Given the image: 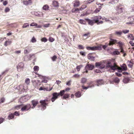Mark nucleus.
Segmentation results:
<instances>
[{
    "label": "nucleus",
    "instance_id": "5",
    "mask_svg": "<svg viewBox=\"0 0 134 134\" xmlns=\"http://www.w3.org/2000/svg\"><path fill=\"white\" fill-rule=\"evenodd\" d=\"M24 66L23 63L22 62H20L19 63L18 66L17 67L18 71H20L23 70Z\"/></svg>",
    "mask_w": 134,
    "mask_h": 134
},
{
    "label": "nucleus",
    "instance_id": "38",
    "mask_svg": "<svg viewBox=\"0 0 134 134\" xmlns=\"http://www.w3.org/2000/svg\"><path fill=\"white\" fill-rule=\"evenodd\" d=\"M37 24L33 22L30 25V26H35L37 25Z\"/></svg>",
    "mask_w": 134,
    "mask_h": 134
},
{
    "label": "nucleus",
    "instance_id": "10",
    "mask_svg": "<svg viewBox=\"0 0 134 134\" xmlns=\"http://www.w3.org/2000/svg\"><path fill=\"white\" fill-rule=\"evenodd\" d=\"M31 48L30 47H26L24 50V53L25 54H27L29 53L31 51Z\"/></svg>",
    "mask_w": 134,
    "mask_h": 134
},
{
    "label": "nucleus",
    "instance_id": "47",
    "mask_svg": "<svg viewBox=\"0 0 134 134\" xmlns=\"http://www.w3.org/2000/svg\"><path fill=\"white\" fill-rule=\"evenodd\" d=\"M100 10V8H98L97 9H96V10L94 11V13H97L99 12Z\"/></svg>",
    "mask_w": 134,
    "mask_h": 134
},
{
    "label": "nucleus",
    "instance_id": "45",
    "mask_svg": "<svg viewBox=\"0 0 134 134\" xmlns=\"http://www.w3.org/2000/svg\"><path fill=\"white\" fill-rule=\"evenodd\" d=\"M26 96H24L22 97V99H23L24 102H25L27 101L28 99L26 98Z\"/></svg>",
    "mask_w": 134,
    "mask_h": 134
},
{
    "label": "nucleus",
    "instance_id": "24",
    "mask_svg": "<svg viewBox=\"0 0 134 134\" xmlns=\"http://www.w3.org/2000/svg\"><path fill=\"white\" fill-rule=\"evenodd\" d=\"M39 69V67L38 66H35L34 68V71H37Z\"/></svg>",
    "mask_w": 134,
    "mask_h": 134
},
{
    "label": "nucleus",
    "instance_id": "48",
    "mask_svg": "<svg viewBox=\"0 0 134 134\" xmlns=\"http://www.w3.org/2000/svg\"><path fill=\"white\" fill-rule=\"evenodd\" d=\"M105 67V65L102 63H101L100 64V66H99V68L100 69H102L104 68Z\"/></svg>",
    "mask_w": 134,
    "mask_h": 134
},
{
    "label": "nucleus",
    "instance_id": "16",
    "mask_svg": "<svg viewBox=\"0 0 134 134\" xmlns=\"http://www.w3.org/2000/svg\"><path fill=\"white\" fill-rule=\"evenodd\" d=\"M42 8L43 10H48L49 9V7L47 5H44Z\"/></svg>",
    "mask_w": 134,
    "mask_h": 134
},
{
    "label": "nucleus",
    "instance_id": "54",
    "mask_svg": "<svg viewBox=\"0 0 134 134\" xmlns=\"http://www.w3.org/2000/svg\"><path fill=\"white\" fill-rule=\"evenodd\" d=\"M101 64V63H96L95 64L96 66L97 67H98L99 68Z\"/></svg>",
    "mask_w": 134,
    "mask_h": 134
},
{
    "label": "nucleus",
    "instance_id": "22",
    "mask_svg": "<svg viewBox=\"0 0 134 134\" xmlns=\"http://www.w3.org/2000/svg\"><path fill=\"white\" fill-rule=\"evenodd\" d=\"M83 67V66L82 65H80L77 66L76 67V69L78 71H80V69Z\"/></svg>",
    "mask_w": 134,
    "mask_h": 134
},
{
    "label": "nucleus",
    "instance_id": "60",
    "mask_svg": "<svg viewBox=\"0 0 134 134\" xmlns=\"http://www.w3.org/2000/svg\"><path fill=\"white\" fill-rule=\"evenodd\" d=\"M13 114L16 116H19V113L17 111H15V112H14V113Z\"/></svg>",
    "mask_w": 134,
    "mask_h": 134
},
{
    "label": "nucleus",
    "instance_id": "18",
    "mask_svg": "<svg viewBox=\"0 0 134 134\" xmlns=\"http://www.w3.org/2000/svg\"><path fill=\"white\" fill-rule=\"evenodd\" d=\"M88 58L91 60H94L95 58L94 57L89 55L88 56Z\"/></svg>",
    "mask_w": 134,
    "mask_h": 134
},
{
    "label": "nucleus",
    "instance_id": "26",
    "mask_svg": "<svg viewBox=\"0 0 134 134\" xmlns=\"http://www.w3.org/2000/svg\"><path fill=\"white\" fill-rule=\"evenodd\" d=\"M25 82L28 85L30 82V80L29 78H26L25 80Z\"/></svg>",
    "mask_w": 134,
    "mask_h": 134
},
{
    "label": "nucleus",
    "instance_id": "63",
    "mask_svg": "<svg viewBox=\"0 0 134 134\" xmlns=\"http://www.w3.org/2000/svg\"><path fill=\"white\" fill-rule=\"evenodd\" d=\"M4 120V119L2 118H0V124L2 123Z\"/></svg>",
    "mask_w": 134,
    "mask_h": 134
},
{
    "label": "nucleus",
    "instance_id": "31",
    "mask_svg": "<svg viewBox=\"0 0 134 134\" xmlns=\"http://www.w3.org/2000/svg\"><path fill=\"white\" fill-rule=\"evenodd\" d=\"M94 0H89L88 1L85 2V3L86 4H88V3H90L93 2Z\"/></svg>",
    "mask_w": 134,
    "mask_h": 134
},
{
    "label": "nucleus",
    "instance_id": "13",
    "mask_svg": "<svg viewBox=\"0 0 134 134\" xmlns=\"http://www.w3.org/2000/svg\"><path fill=\"white\" fill-rule=\"evenodd\" d=\"M31 102L32 104L33 105V106L32 107V108H34L38 103V101L36 100H32Z\"/></svg>",
    "mask_w": 134,
    "mask_h": 134
},
{
    "label": "nucleus",
    "instance_id": "19",
    "mask_svg": "<svg viewBox=\"0 0 134 134\" xmlns=\"http://www.w3.org/2000/svg\"><path fill=\"white\" fill-rule=\"evenodd\" d=\"M97 86H99V85H100L103 84V82L102 80H99L97 81Z\"/></svg>",
    "mask_w": 134,
    "mask_h": 134
},
{
    "label": "nucleus",
    "instance_id": "50",
    "mask_svg": "<svg viewBox=\"0 0 134 134\" xmlns=\"http://www.w3.org/2000/svg\"><path fill=\"white\" fill-rule=\"evenodd\" d=\"M80 23L82 24H85L86 23L85 21L83 20H80Z\"/></svg>",
    "mask_w": 134,
    "mask_h": 134
},
{
    "label": "nucleus",
    "instance_id": "37",
    "mask_svg": "<svg viewBox=\"0 0 134 134\" xmlns=\"http://www.w3.org/2000/svg\"><path fill=\"white\" fill-rule=\"evenodd\" d=\"M31 41L32 43H34L36 42V40L35 38L34 37H33L31 40Z\"/></svg>",
    "mask_w": 134,
    "mask_h": 134
},
{
    "label": "nucleus",
    "instance_id": "46",
    "mask_svg": "<svg viewBox=\"0 0 134 134\" xmlns=\"http://www.w3.org/2000/svg\"><path fill=\"white\" fill-rule=\"evenodd\" d=\"M80 54H81L83 56H85L86 55V53H85L83 52V51H81L80 52Z\"/></svg>",
    "mask_w": 134,
    "mask_h": 134
},
{
    "label": "nucleus",
    "instance_id": "3",
    "mask_svg": "<svg viewBox=\"0 0 134 134\" xmlns=\"http://www.w3.org/2000/svg\"><path fill=\"white\" fill-rule=\"evenodd\" d=\"M116 43H118L120 45H121L122 44V42L121 41L118 42L116 40L110 39L109 43H108V44L109 46L112 45L113 44Z\"/></svg>",
    "mask_w": 134,
    "mask_h": 134
},
{
    "label": "nucleus",
    "instance_id": "2",
    "mask_svg": "<svg viewBox=\"0 0 134 134\" xmlns=\"http://www.w3.org/2000/svg\"><path fill=\"white\" fill-rule=\"evenodd\" d=\"M87 50L95 51L96 50H101L102 48L99 46H93L92 47H86Z\"/></svg>",
    "mask_w": 134,
    "mask_h": 134
},
{
    "label": "nucleus",
    "instance_id": "39",
    "mask_svg": "<svg viewBox=\"0 0 134 134\" xmlns=\"http://www.w3.org/2000/svg\"><path fill=\"white\" fill-rule=\"evenodd\" d=\"M89 35V33H87L86 34H85L83 35V37H85V39H86L88 37V36Z\"/></svg>",
    "mask_w": 134,
    "mask_h": 134
},
{
    "label": "nucleus",
    "instance_id": "11",
    "mask_svg": "<svg viewBox=\"0 0 134 134\" xmlns=\"http://www.w3.org/2000/svg\"><path fill=\"white\" fill-rule=\"evenodd\" d=\"M94 20L96 23L99 21V19H102V17L100 16H98L94 17Z\"/></svg>",
    "mask_w": 134,
    "mask_h": 134
},
{
    "label": "nucleus",
    "instance_id": "59",
    "mask_svg": "<svg viewBox=\"0 0 134 134\" xmlns=\"http://www.w3.org/2000/svg\"><path fill=\"white\" fill-rule=\"evenodd\" d=\"M80 75L77 74H75L74 76H73L75 77H80Z\"/></svg>",
    "mask_w": 134,
    "mask_h": 134
},
{
    "label": "nucleus",
    "instance_id": "57",
    "mask_svg": "<svg viewBox=\"0 0 134 134\" xmlns=\"http://www.w3.org/2000/svg\"><path fill=\"white\" fill-rule=\"evenodd\" d=\"M57 58V57L56 56L54 55L52 58V59L53 61H55V59Z\"/></svg>",
    "mask_w": 134,
    "mask_h": 134
},
{
    "label": "nucleus",
    "instance_id": "29",
    "mask_svg": "<svg viewBox=\"0 0 134 134\" xmlns=\"http://www.w3.org/2000/svg\"><path fill=\"white\" fill-rule=\"evenodd\" d=\"M88 24L91 25H93L94 23V22L92 20L89 19L88 20Z\"/></svg>",
    "mask_w": 134,
    "mask_h": 134
},
{
    "label": "nucleus",
    "instance_id": "61",
    "mask_svg": "<svg viewBox=\"0 0 134 134\" xmlns=\"http://www.w3.org/2000/svg\"><path fill=\"white\" fill-rule=\"evenodd\" d=\"M21 106V105H18L15 107V108L17 109H18L20 108V107Z\"/></svg>",
    "mask_w": 134,
    "mask_h": 134
},
{
    "label": "nucleus",
    "instance_id": "4",
    "mask_svg": "<svg viewBox=\"0 0 134 134\" xmlns=\"http://www.w3.org/2000/svg\"><path fill=\"white\" fill-rule=\"evenodd\" d=\"M122 6V5L120 4L117 6L115 8V9L118 13H121L124 10V8Z\"/></svg>",
    "mask_w": 134,
    "mask_h": 134
},
{
    "label": "nucleus",
    "instance_id": "6",
    "mask_svg": "<svg viewBox=\"0 0 134 134\" xmlns=\"http://www.w3.org/2000/svg\"><path fill=\"white\" fill-rule=\"evenodd\" d=\"M94 68V66L93 65L88 64H87L86 66H85V69L87 70L88 69L91 70H92Z\"/></svg>",
    "mask_w": 134,
    "mask_h": 134
},
{
    "label": "nucleus",
    "instance_id": "15",
    "mask_svg": "<svg viewBox=\"0 0 134 134\" xmlns=\"http://www.w3.org/2000/svg\"><path fill=\"white\" fill-rule=\"evenodd\" d=\"M121 70H127V68L126 66V64H123L122 66L121 67Z\"/></svg>",
    "mask_w": 134,
    "mask_h": 134
},
{
    "label": "nucleus",
    "instance_id": "43",
    "mask_svg": "<svg viewBox=\"0 0 134 134\" xmlns=\"http://www.w3.org/2000/svg\"><path fill=\"white\" fill-rule=\"evenodd\" d=\"M78 48L79 49H83L84 47L82 45H78Z\"/></svg>",
    "mask_w": 134,
    "mask_h": 134
},
{
    "label": "nucleus",
    "instance_id": "30",
    "mask_svg": "<svg viewBox=\"0 0 134 134\" xmlns=\"http://www.w3.org/2000/svg\"><path fill=\"white\" fill-rule=\"evenodd\" d=\"M79 10V9L78 8H76L75 9H73L72 10V12L73 13H76L77 11Z\"/></svg>",
    "mask_w": 134,
    "mask_h": 134
},
{
    "label": "nucleus",
    "instance_id": "52",
    "mask_svg": "<svg viewBox=\"0 0 134 134\" xmlns=\"http://www.w3.org/2000/svg\"><path fill=\"white\" fill-rule=\"evenodd\" d=\"M5 100V99L4 98H2L0 99V104L3 103Z\"/></svg>",
    "mask_w": 134,
    "mask_h": 134
},
{
    "label": "nucleus",
    "instance_id": "17",
    "mask_svg": "<svg viewBox=\"0 0 134 134\" xmlns=\"http://www.w3.org/2000/svg\"><path fill=\"white\" fill-rule=\"evenodd\" d=\"M53 5L54 7H58L59 6V3L58 2L56 1H54L53 3Z\"/></svg>",
    "mask_w": 134,
    "mask_h": 134
},
{
    "label": "nucleus",
    "instance_id": "44",
    "mask_svg": "<svg viewBox=\"0 0 134 134\" xmlns=\"http://www.w3.org/2000/svg\"><path fill=\"white\" fill-rule=\"evenodd\" d=\"M50 25L49 24H47L43 25V27H49Z\"/></svg>",
    "mask_w": 134,
    "mask_h": 134
},
{
    "label": "nucleus",
    "instance_id": "42",
    "mask_svg": "<svg viewBox=\"0 0 134 134\" xmlns=\"http://www.w3.org/2000/svg\"><path fill=\"white\" fill-rule=\"evenodd\" d=\"M92 87V86H88L87 87H85L83 86H82V87L83 89H87L88 88H91Z\"/></svg>",
    "mask_w": 134,
    "mask_h": 134
},
{
    "label": "nucleus",
    "instance_id": "32",
    "mask_svg": "<svg viewBox=\"0 0 134 134\" xmlns=\"http://www.w3.org/2000/svg\"><path fill=\"white\" fill-rule=\"evenodd\" d=\"M120 53L118 51H115L113 52V54L114 55H118L120 54Z\"/></svg>",
    "mask_w": 134,
    "mask_h": 134
},
{
    "label": "nucleus",
    "instance_id": "1",
    "mask_svg": "<svg viewBox=\"0 0 134 134\" xmlns=\"http://www.w3.org/2000/svg\"><path fill=\"white\" fill-rule=\"evenodd\" d=\"M106 67L107 69H109V70L110 69L113 70L118 69V67L116 65L114 64L112 65L110 63H107Z\"/></svg>",
    "mask_w": 134,
    "mask_h": 134
},
{
    "label": "nucleus",
    "instance_id": "25",
    "mask_svg": "<svg viewBox=\"0 0 134 134\" xmlns=\"http://www.w3.org/2000/svg\"><path fill=\"white\" fill-rule=\"evenodd\" d=\"M13 117L14 114H11L8 116V119L9 120H10L13 118Z\"/></svg>",
    "mask_w": 134,
    "mask_h": 134
},
{
    "label": "nucleus",
    "instance_id": "41",
    "mask_svg": "<svg viewBox=\"0 0 134 134\" xmlns=\"http://www.w3.org/2000/svg\"><path fill=\"white\" fill-rule=\"evenodd\" d=\"M102 20H105V21L107 22H108L109 21V19H107L105 17L102 18Z\"/></svg>",
    "mask_w": 134,
    "mask_h": 134
},
{
    "label": "nucleus",
    "instance_id": "28",
    "mask_svg": "<svg viewBox=\"0 0 134 134\" xmlns=\"http://www.w3.org/2000/svg\"><path fill=\"white\" fill-rule=\"evenodd\" d=\"M87 7L86 5H82L81 7L80 8L79 10H82L85 9Z\"/></svg>",
    "mask_w": 134,
    "mask_h": 134
},
{
    "label": "nucleus",
    "instance_id": "27",
    "mask_svg": "<svg viewBox=\"0 0 134 134\" xmlns=\"http://www.w3.org/2000/svg\"><path fill=\"white\" fill-rule=\"evenodd\" d=\"M127 63L128 64V65L129 68H132V65L131 64V62L130 61H127Z\"/></svg>",
    "mask_w": 134,
    "mask_h": 134
},
{
    "label": "nucleus",
    "instance_id": "49",
    "mask_svg": "<svg viewBox=\"0 0 134 134\" xmlns=\"http://www.w3.org/2000/svg\"><path fill=\"white\" fill-rule=\"evenodd\" d=\"M41 40L42 41L44 42H46L47 41V39L45 37L42 38Z\"/></svg>",
    "mask_w": 134,
    "mask_h": 134
},
{
    "label": "nucleus",
    "instance_id": "7",
    "mask_svg": "<svg viewBox=\"0 0 134 134\" xmlns=\"http://www.w3.org/2000/svg\"><path fill=\"white\" fill-rule=\"evenodd\" d=\"M40 102L43 106L42 110H44L46 108V106L47 105V104L46 103L45 100H41Z\"/></svg>",
    "mask_w": 134,
    "mask_h": 134
},
{
    "label": "nucleus",
    "instance_id": "20",
    "mask_svg": "<svg viewBox=\"0 0 134 134\" xmlns=\"http://www.w3.org/2000/svg\"><path fill=\"white\" fill-rule=\"evenodd\" d=\"M113 80V81L116 83H118L120 81L119 79L117 77L114 78Z\"/></svg>",
    "mask_w": 134,
    "mask_h": 134
},
{
    "label": "nucleus",
    "instance_id": "14",
    "mask_svg": "<svg viewBox=\"0 0 134 134\" xmlns=\"http://www.w3.org/2000/svg\"><path fill=\"white\" fill-rule=\"evenodd\" d=\"M72 3L74 7H77L80 5V2L78 1H74L72 2Z\"/></svg>",
    "mask_w": 134,
    "mask_h": 134
},
{
    "label": "nucleus",
    "instance_id": "23",
    "mask_svg": "<svg viewBox=\"0 0 134 134\" xmlns=\"http://www.w3.org/2000/svg\"><path fill=\"white\" fill-rule=\"evenodd\" d=\"M81 95V93L80 92H77L75 94V95L77 97H80Z\"/></svg>",
    "mask_w": 134,
    "mask_h": 134
},
{
    "label": "nucleus",
    "instance_id": "33",
    "mask_svg": "<svg viewBox=\"0 0 134 134\" xmlns=\"http://www.w3.org/2000/svg\"><path fill=\"white\" fill-rule=\"evenodd\" d=\"M69 95L68 94H64L63 96V98L66 99L69 97Z\"/></svg>",
    "mask_w": 134,
    "mask_h": 134
},
{
    "label": "nucleus",
    "instance_id": "58",
    "mask_svg": "<svg viewBox=\"0 0 134 134\" xmlns=\"http://www.w3.org/2000/svg\"><path fill=\"white\" fill-rule=\"evenodd\" d=\"M23 3L24 4L26 5H27L29 4L28 2L26 1H24Z\"/></svg>",
    "mask_w": 134,
    "mask_h": 134
},
{
    "label": "nucleus",
    "instance_id": "62",
    "mask_svg": "<svg viewBox=\"0 0 134 134\" xmlns=\"http://www.w3.org/2000/svg\"><path fill=\"white\" fill-rule=\"evenodd\" d=\"M46 88H44L43 89V88L42 87H40V88H39V90H43L44 91H46Z\"/></svg>",
    "mask_w": 134,
    "mask_h": 134
},
{
    "label": "nucleus",
    "instance_id": "9",
    "mask_svg": "<svg viewBox=\"0 0 134 134\" xmlns=\"http://www.w3.org/2000/svg\"><path fill=\"white\" fill-rule=\"evenodd\" d=\"M31 107V105L30 104H27L22 108L21 109V110L22 111L25 110H27L30 108Z\"/></svg>",
    "mask_w": 134,
    "mask_h": 134
},
{
    "label": "nucleus",
    "instance_id": "53",
    "mask_svg": "<svg viewBox=\"0 0 134 134\" xmlns=\"http://www.w3.org/2000/svg\"><path fill=\"white\" fill-rule=\"evenodd\" d=\"M129 32V30H123L122 31V32L125 34L128 33Z\"/></svg>",
    "mask_w": 134,
    "mask_h": 134
},
{
    "label": "nucleus",
    "instance_id": "21",
    "mask_svg": "<svg viewBox=\"0 0 134 134\" xmlns=\"http://www.w3.org/2000/svg\"><path fill=\"white\" fill-rule=\"evenodd\" d=\"M65 92V91L64 90H63L60 91V92L59 93H58L59 95H60L61 96H62L63 94Z\"/></svg>",
    "mask_w": 134,
    "mask_h": 134
},
{
    "label": "nucleus",
    "instance_id": "51",
    "mask_svg": "<svg viewBox=\"0 0 134 134\" xmlns=\"http://www.w3.org/2000/svg\"><path fill=\"white\" fill-rule=\"evenodd\" d=\"M49 41L51 42H52L54 40V39L52 37H50L49 39Z\"/></svg>",
    "mask_w": 134,
    "mask_h": 134
},
{
    "label": "nucleus",
    "instance_id": "12",
    "mask_svg": "<svg viewBox=\"0 0 134 134\" xmlns=\"http://www.w3.org/2000/svg\"><path fill=\"white\" fill-rule=\"evenodd\" d=\"M16 88L18 90L20 91L21 92H24L25 91V89L24 88V86L22 85H20L18 86Z\"/></svg>",
    "mask_w": 134,
    "mask_h": 134
},
{
    "label": "nucleus",
    "instance_id": "8",
    "mask_svg": "<svg viewBox=\"0 0 134 134\" xmlns=\"http://www.w3.org/2000/svg\"><path fill=\"white\" fill-rule=\"evenodd\" d=\"M59 96L57 93H54L53 94V97L51 99L52 102H54L56 99Z\"/></svg>",
    "mask_w": 134,
    "mask_h": 134
},
{
    "label": "nucleus",
    "instance_id": "64",
    "mask_svg": "<svg viewBox=\"0 0 134 134\" xmlns=\"http://www.w3.org/2000/svg\"><path fill=\"white\" fill-rule=\"evenodd\" d=\"M129 43L132 46H134V43L132 41H130L129 42Z\"/></svg>",
    "mask_w": 134,
    "mask_h": 134
},
{
    "label": "nucleus",
    "instance_id": "40",
    "mask_svg": "<svg viewBox=\"0 0 134 134\" xmlns=\"http://www.w3.org/2000/svg\"><path fill=\"white\" fill-rule=\"evenodd\" d=\"M120 50H121V51H120L121 52H122V53H124L123 55V56L125 57L126 55V53H124V51L122 48H121Z\"/></svg>",
    "mask_w": 134,
    "mask_h": 134
},
{
    "label": "nucleus",
    "instance_id": "36",
    "mask_svg": "<svg viewBox=\"0 0 134 134\" xmlns=\"http://www.w3.org/2000/svg\"><path fill=\"white\" fill-rule=\"evenodd\" d=\"M116 34L118 35H120L122 34V32L121 31H116L115 32Z\"/></svg>",
    "mask_w": 134,
    "mask_h": 134
},
{
    "label": "nucleus",
    "instance_id": "34",
    "mask_svg": "<svg viewBox=\"0 0 134 134\" xmlns=\"http://www.w3.org/2000/svg\"><path fill=\"white\" fill-rule=\"evenodd\" d=\"M86 79L85 78H82L81 80V82L82 83H85L86 81Z\"/></svg>",
    "mask_w": 134,
    "mask_h": 134
},
{
    "label": "nucleus",
    "instance_id": "56",
    "mask_svg": "<svg viewBox=\"0 0 134 134\" xmlns=\"http://www.w3.org/2000/svg\"><path fill=\"white\" fill-rule=\"evenodd\" d=\"M10 10L9 8L8 7H6L5 9V12L6 13L8 12Z\"/></svg>",
    "mask_w": 134,
    "mask_h": 134
},
{
    "label": "nucleus",
    "instance_id": "35",
    "mask_svg": "<svg viewBox=\"0 0 134 134\" xmlns=\"http://www.w3.org/2000/svg\"><path fill=\"white\" fill-rule=\"evenodd\" d=\"M29 26V25L28 23H25L24 24L22 27L23 28H26L27 26Z\"/></svg>",
    "mask_w": 134,
    "mask_h": 134
},
{
    "label": "nucleus",
    "instance_id": "55",
    "mask_svg": "<svg viewBox=\"0 0 134 134\" xmlns=\"http://www.w3.org/2000/svg\"><path fill=\"white\" fill-rule=\"evenodd\" d=\"M119 1V0H113L112 2V4L117 3Z\"/></svg>",
    "mask_w": 134,
    "mask_h": 134
}]
</instances>
